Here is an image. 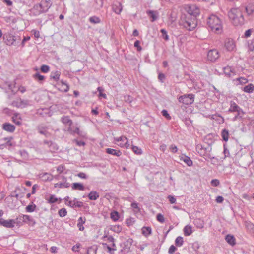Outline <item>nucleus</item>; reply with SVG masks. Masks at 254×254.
<instances>
[{"instance_id":"1","label":"nucleus","mask_w":254,"mask_h":254,"mask_svg":"<svg viewBox=\"0 0 254 254\" xmlns=\"http://www.w3.org/2000/svg\"><path fill=\"white\" fill-rule=\"evenodd\" d=\"M187 14L182 15L179 25L188 31L194 30L197 26L196 17L200 14L199 8L195 5H191L186 8Z\"/></svg>"},{"instance_id":"2","label":"nucleus","mask_w":254,"mask_h":254,"mask_svg":"<svg viewBox=\"0 0 254 254\" xmlns=\"http://www.w3.org/2000/svg\"><path fill=\"white\" fill-rule=\"evenodd\" d=\"M244 8L239 7L231 8L228 15L232 24L235 26H241L245 23V19L243 15Z\"/></svg>"},{"instance_id":"3","label":"nucleus","mask_w":254,"mask_h":254,"mask_svg":"<svg viewBox=\"0 0 254 254\" xmlns=\"http://www.w3.org/2000/svg\"><path fill=\"white\" fill-rule=\"evenodd\" d=\"M196 149L200 156L203 157L206 160L214 158V157H212L210 154L212 147L209 144H198L196 146Z\"/></svg>"},{"instance_id":"4","label":"nucleus","mask_w":254,"mask_h":254,"mask_svg":"<svg viewBox=\"0 0 254 254\" xmlns=\"http://www.w3.org/2000/svg\"><path fill=\"white\" fill-rule=\"evenodd\" d=\"M207 24L213 31L219 33L222 30L221 21L219 18L215 15H211L208 18Z\"/></svg>"},{"instance_id":"5","label":"nucleus","mask_w":254,"mask_h":254,"mask_svg":"<svg viewBox=\"0 0 254 254\" xmlns=\"http://www.w3.org/2000/svg\"><path fill=\"white\" fill-rule=\"evenodd\" d=\"M16 225L18 226H22L23 223L28 225H34L36 223L35 220L28 215L20 214L15 219Z\"/></svg>"},{"instance_id":"6","label":"nucleus","mask_w":254,"mask_h":254,"mask_svg":"<svg viewBox=\"0 0 254 254\" xmlns=\"http://www.w3.org/2000/svg\"><path fill=\"white\" fill-rule=\"evenodd\" d=\"M3 39L5 40V43L6 45H17L19 43V41L20 40V37L15 36L12 34H5L3 36Z\"/></svg>"},{"instance_id":"7","label":"nucleus","mask_w":254,"mask_h":254,"mask_svg":"<svg viewBox=\"0 0 254 254\" xmlns=\"http://www.w3.org/2000/svg\"><path fill=\"white\" fill-rule=\"evenodd\" d=\"M194 98V95L192 94H185L180 96L178 101L180 103L189 105L193 103Z\"/></svg>"},{"instance_id":"8","label":"nucleus","mask_w":254,"mask_h":254,"mask_svg":"<svg viewBox=\"0 0 254 254\" xmlns=\"http://www.w3.org/2000/svg\"><path fill=\"white\" fill-rule=\"evenodd\" d=\"M220 57V54L217 49L210 50L207 53V59L211 62L216 61Z\"/></svg>"},{"instance_id":"9","label":"nucleus","mask_w":254,"mask_h":254,"mask_svg":"<svg viewBox=\"0 0 254 254\" xmlns=\"http://www.w3.org/2000/svg\"><path fill=\"white\" fill-rule=\"evenodd\" d=\"M16 224L15 219L5 220L2 218L0 219V225L8 228H12Z\"/></svg>"},{"instance_id":"10","label":"nucleus","mask_w":254,"mask_h":254,"mask_svg":"<svg viewBox=\"0 0 254 254\" xmlns=\"http://www.w3.org/2000/svg\"><path fill=\"white\" fill-rule=\"evenodd\" d=\"M225 46L229 51H232L236 47L235 43L233 39H228L225 40Z\"/></svg>"},{"instance_id":"11","label":"nucleus","mask_w":254,"mask_h":254,"mask_svg":"<svg viewBox=\"0 0 254 254\" xmlns=\"http://www.w3.org/2000/svg\"><path fill=\"white\" fill-rule=\"evenodd\" d=\"M31 13L34 16H38L40 14L44 13L42 8L40 6L39 3L35 4L30 10Z\"/></svg>"},{"instance_id":"12","label":"nucleus","mask_w":254,"mask_h":254,"mask_svg":"<svg viewBox=\"0 0 254 254\" xmlns=\"http://www.w3.org/2000/svg\"><path fill=\"white\" fill-rule=\"evenodd\" d=\"M115 140L117 142L125 141V143H120L118 144L121 147L128 148L129 146V144L128 143L127 138L124 136H122L120 137L115 138Z\"/></svg>"},{"instance_id":"13","label":"nucleus","mask_w":254,"mask_h":254,"mask_svg":"<svg viewBox=\"0 0 254 254\" xmlns=\"http://www.w3.org/2000/svg\"><path fill=\"white\" fill-rule=\"evenodd\" d=\"M2 128L8 132L12 133L15 130V127L9 123H5L2 124Z\"/></svg>"},{"instance_id":"14","label":"nucleus","mask_w":254,"mask_h":254,"mask_svg":"<svg viewBox=\"0 0 254 254\" xmlns=\"http://www.w3.org/2000/svg\"><path fill=\"white\" fill-rule=\"evenodd\" d=\"M40 6L42 8V10L44 12H47L51 7L52 4L50 1H48L46 0H42L39 3Z\"/></svg>"},{"instance_id":"15","label":"nucleus","mask_w":254,"mask_h":254,"mask_svg":"<svg viewBox=\"0 0 254 254\" xmlns=\"http://www.w3.org/2000/svg\"><path fill=\"white\" fill-rule=\"evenodd\" d=\"M230 108L228 111L229 112H237L239 111V110H242L235 102L233 101L230 102Z\"/></svg>"},{"instance_id":"16","label":"nucleus","mask_w":254,"mask_h":254,"mask_svg":"<svg viewBox=\"0 0 254 254\" xmlns=\"http://www.w3.org/2000/svg\"><path fill=\"white\" fill-rule=\"evenodd\" d=\"M146 14L150 18H152L151 22H154L158 18V12L157 11L148 10L146 11Z\"/></svg>"},{"instance_id":"17","label":"nucleus","mask_w":254,"mask_h":254,"mask_svg":"<svg viewBox=\"0 0 254 254\" xmlns=\"http://www.w3.org/2000/svg\"><path fill=\"white\" fill-rule=\"evenodd\" d=\"M64 181H66V178L64 176H61V177ZM70 185L69 183L65 182L64 183H56L54 185V187L56 188L57 187L60 188H67L70 187Z\"/></svg>"},{"instance_id":"18","label":"nucleus","mask_w":254,"mask_h":254,"mask_svg":"<svg viewBox=\"0 0 254 254\" xmlns=\"http://www.w3.org/2000/svg\"><path fill=\"white\" fill-rule=\"evenodd\" d=\"M244 9L248 16H251L254 14V4L249 3L245 7Z\"/></svg>"},{"instance_id":"19","label":"nucleus","mask_w":254,"mask_h":254,"mask_svg":"<svg viewBox=\"0 0 254 254\" xmlns=\"http://www.w3.org/2000/svg\"><path fill=\"white\" fill-rule=\"evenodd\" d=\"M106 152L109 154L119 157L122 155V152L119 150H116L112 148L106 149Z\"/></svg>"},{"instance_id":"20","label":"nucleus","mask_w":254,"mask_h":254,"mask_svg":"<svg viewBox=\"0 0 254 254\" xmlns=\"http://www.w3.org/2000/svg\"><path fill=\"white\" fill-rule=\"evenodd\" d=\"M47 127L46 126H39L37 127V130L41 134L44 135L46 137L50 136V134L46 130Z\"/></svg>"},{"instance_id":"21","label":"nucleus","mask_w":254,"mask_h":254,"mask_svg":"<svg viewBox=\"0 0 254 254\" xmlns=\"http://www.w3.org/2000/svg\"><path fill=\"white\" fill-rule=\"evenodd\" d=\"M113 11L117 14H119L122 10V4L120 2L114 3L112 5Z\"/></svg>"},{"instance_id":"22","label":"nucleus","mask_w":254,"mask_h":254,"mask_svg":"<svg viewBox=\"0 0 254 254\" xmlns=\"http://www.w3.org/2000/svg\"><path fill=\"white\" fill-rule=\"evenodd\" d=\"M72 189L74 190H84L85 187L80 183H74L72 185Z\"/></svg>"},{"instance_id":"23","label":"nucleus","mask_w":254,"mask_h":254,"mask_svg":"<svg viewBox=\"0 0 254 254\" xmlns=\"http://www.w3.org/2000/svg\"><path fill=\"white\" fill-rule=\"evenodd\" d=\"M133 242V240L131 238H128L127 239L126 241H125L123 243L124 244V249L125 250H129L130 248V247L132 245V243Z\"/></svg>"},{"instance_id":"24","label":"nucleus","mask_w":254,"mask_h":254,"mask_svg":"<svg viewBox=\"0 0 254 254\" xmlns=\"http://www.w3.org/2000/svg\"><path fill=\"white\" fill-rule=\"evenodd\" d=\"M88 197L91 200H96L99 197V194L96 191H92L88 194Z\"/></svg>"},{"instance_id":"25","label":"nucleus","mask_w":254,"mask_h":254,"mask_svg":"<svg viewBox=\"0 0 254 254\" xmlns=\"http://www.w3.org/2000/svg\"><path fill=\"white\" fill-rule=\"evenodd\" d=\"M61 121L65 125H68L69 127L72 126L73 122L68 116H64L62 117Z\"/></svg>"},{"instance_id":"26","label":"nucleus","mask_w":254,"mask_h":254,"mask_svg":"<svg viewBox=\"0 0 254 254\" xmlns=\"http://www.w3.org/2000/svg\"><path fill=\"white\" fill-rule=\"evenodd\" d=\"M225 240L228 244L232 246H234L236 244L235 238L233 235L230 234L226 235Z\"/></svg>"},{"instance_id":"27","label":"nucleus","mask_w":254,"mask_h":254,"mask_svg":"<svg viewBox=\"0 0 254 254\" xmlns=\"http://www.w3.org/2000/svg\"><path fill=\"white\" fill-rule=\"evenodd\" d=\"M86 219L84 217H80L78 219V224L77 226L80 231H83L84 229V227L83 225L85 223Z\"/></svg>"},{"instance_id":"28","label":"nucleus","mask_w":254,"mask_h":254,"mask_svg":"<svg viewBox=\"0 0 254 254\" xmlns=\"http://www.w3.org/2000/svg\"><path fill=\"white\" fill-rule=\"evenodd\" d=\"M12 121L17 125H21V118L20 117H18V114L15 113L12 117Z\"/></svg>"},{"instance_id":"29","label":"nucleus","mask_w":254,"mask_h":254,"mask_svg":"<svg viewBox=\"0 0 254 254\" xmlns=\"http://www.w3.org/2000/svg\"><path fill=\"white\" fill-rule=\"evenodd\" d=\"M180 160H182L184 161V162L188 166H191L192 165V161L190 159V158L186 155H184V156L180 157Z\"/></svg>"},{"instance_id":"30","label":"nucleus","mask_w":254,"mask_h":254,"mask_svg":"<svg viewBox=\"0 0 254 254\" xmlns=\"http://www.w3.org/2000/svg\"><path fill=\"white\" fill-rule=\"evenodd\" d=\"M98 249L97 245H93L89 247L87 249V254H96Z\"/></svg>"},{"instance_id":"31","label":"nucleus","mask_w":254,"mask_h":254,"mask_svg":"<svg viewBox=\"0 0 254 254\" xmlns=\"http://www.w3.org/2000/svg\"><path fill=\"white\" fill-rule=\"evenodd\" d=\"M221 136L223 138V140L225 141H227L229 139V131L226 129H224L222 130L221 132Z\"/></svg>"},{"instance_id":"32","label":"nucleus","mask_w":254,"mask_h":254,"mask_svg":"<svg viewBox=\"0 0 254 254\" xmlns=\"http://www.w3.org/2000/svg\"><path fill=\"white\" fill-rule=\"evenodd\" d=\"M237 115L235 116L232 119L233 121H235L238 119H242L244 115L245 114L243 110H239V111L237 112Z\"/></svg>"},{"instance_id":"33","label":"nucleus","mask_w":254,"mask_h":254,"mask_svg":"<svg viewBox=\"0 0 254 254\" xmlns=\"http://www.w3.org/2000/svg\"><path fill=\"white\" fill-rule=\"evenodd\" d=\"M152 229L150 227H143L142 228V233L145 236H148L151 234Z\"/></svg>"},{"instance_id":"34","label":"nucleus","mask_w":254,"mask_h":254,"mask_svg":"<svg viewBox=\"0 0 254 254\" xmlns=\"http://www.w3.org/2000/svg\"><path fill=\"white\" fill-rule=\"evenodd\" d=\"M68 131L70 132V134L73 135L75 134H77L78 135L81 134L79 128L77 127H76L75 128H73L72 126L69 127L68 128Z\"/></svg>"},{"instance_id":"35","label":"nucleus","mask_w":254,"mask_h":254,"mask_svg":"<svg viewBox=\"0 0 254 254\" xmlns=\"http://www.w3.org/2000/svg\"><path fill=\"white\" fill-rule=\"evenodd\" d=\"M254 90V86L252 84H250L243 88V91L246 93H252Z\"/></svg>"},{"instance_id":"36","label":"nucleus","mask_w":254,"mask_h":254,"mask_svg":"<svg viewBox=\"0 0 254 254\" xmlns=\"http://www.w3.org/2000/svg\"><path fill=\"white\" fill-rule=\"evenodd\" d=\"M184 234L186 236H190L192 233L191 227L190 226H186L183 229Z\"/></svg>"},{"instance_id":"37","label":"nucleus","mask_w":254,"mask_h":254,"mask_svg":"<svg viewBox=\"0 0 254 254\" xmlns=\"http://www.w3.org/2000/svg\"><path fill=\"white\" fill-rule=\"evenodd\" d=\"M33 76L35 79L40 83H42L45 79V77L43 75L40 74L39 72L36 73L33 75Z\"/></svg>"},{"instance_id":"38","label":"nucleus","mask_w":254,"mask_h":254,"mask_svg":"<svg viewBox=\"0 0 254 254\" xmlns=\"http://www.w3.org/2000/svg\"><path fill=\"white\" fill-rule=\"evenodd\" d=\"M194 224L199 228H202L204 227L203 221L200 218L195 219L194 220Z\"/></svg>"},{"instance_id":"39","label":"nucleus","mask_w":254,"mask_h":254,"mask_svg":"<svg viewBox=\"0 0 254 254\" xmlns=\"http://www.w3.org/2000/svg\"><path fill=\"white\" fill-rule=\"evenodd\" d=\"M111 218L114 221H117L119 220L120 218V215L119 212H118L116 211H114L113 212H112L110 214Z\"/></svg>"},{"instance_id":"40","label":"nucleus","mask_w":254,"mask_h":254,"mask_svg":"<svg viewBox=\"0 0 254 254\" xmlns=\"http://www.w3.org/2000/svg\"><path fill=\"white\" fill-rule=\"evenodd\" d=\"M60 76V72L59 71H56L55 72H52L50 75V79H53L57 81L59 79Z\"/></svg>"},{"instance_id":"41","label":"nucleus","mask_w":254,"mask_h":254,"mask_svg":"<svg viewBox=\"0 0 254 254\" xmlns=\"http://www.w3.org/2000/svg\"><path fill=\"white\" fill-rule=\"evenodd\" d=\"M36 208V205L32 203V204L28 205L26 207L25 210L27 212L31 213L34 212Z\"/></svg>"},{"instance_id":"42","label":"nucleus","mask_w":254,"mask_h":254,"mask_svg":"<svg viewBox=\"0 0 254 254\" xmlns=\"http://www.w3.org/2000/svg\"><path fill=\"white\" fill-rule=\"evenodd\" d=\"M175 245L177 247H181L184 243L183 238L181 236H178L175 240Z\"/></svg>"},{"instance_id":"43","label":"nucleus","mask_w":254,"mask_h":254,"mask_svg":"<svg viewBox=\"0 0 254 254\" xmlns=\"http://www.w3.org/2000/svg\"><path fill=\"white\" fill-rule=\"evenodd\" d=\"M19 153L20 154L21 156L24 160H28L29 158V154L25 150H21L19 151Z\"/></svg>"},{"instance_id":"44","label":"nucleus","mask_w":254,"mask_h":254,"mask_svg":"<svg viewBox=\"0 0 254 254\" xmlns=\"http://www.w3.org/2000/svg\"><path fill=\"white\" fill-rule=\"evenodd\" d=\"M19 105H21L20 108H25L29 105V101L28 100H23L20 99Z\"/></svg>"},{"instance_id":"45","label":"nucleus","mask_w":254,"mask_h":254,"mask_svg":"<svg viewBox=\"0 0 254 254\" xmlns=\"http://www.w3.org/2000/svg\"><path fill=\"white\" fill-rule=\"evenodd\" d=\"M131 149L133 152L137 155H141L142 153V150L137 146L132 145Z\"/></svg>"},{"instance_id":"46","label":"nucleus","mask_w":254,"mask_h":254,"mask_svg":"<svg viewBox=\"0 0 254 254\" xmlns=\"http://www.w3.org/2000/svg\"><path fill=\"white\" fill-rule=\"evenodd\" d=\"M46 199L50 204L54 203L58 200V198L55 197V195L53 194L50 195L49 198L48 199L46 198Z\"/></svg>"},{"instance_id":"47","label":"nucleus","mask_w":254,"mask_h":254,"mask_svg":"<svg viewBox=\"0 0 254 254\" xmlns=\"http://www.w3.org/2000/svg\"><path fill=\"white\" fill-rule=\"evenodd\" d=\"M89 21L93 24H97L100 22V19L99 17L94 16L89 18Z\"/></svg>"},{"instance_id":"48","label":"nucleus","mask_w":254,"mask_h":254,"mask_svg":"<svg viewBox=\"0 0 254 254\" xmlns=\"http://www.w3.org/2000/svg\"><path fill=\"white\" fill-rule=\"evenodd\" d=\"M50 143V150L51 152H55L58 150V146L55 142L49 143Z\"/></svg>"},{"instance_id":"49","label":"nucleus","mask_w":254,"mask_h":254,"mask_svg":"<svg viewBox=\"0 0 254 254\" xmlns=\"http://www.w3.org/2000/svg\"><path fill=\"white\" fill-rule=\"evenodd\" d=\"M74 207L76 208H81L83 206V203L81 201H77L76 198L74 199Z\"/></svg>"},{"instance_id":"50","label":"nucleus","mask_w":254,"mask_h":254,"mask_svg":"<svg viewBox=\"0 0 254 254\" xmlns=\"http://www.w3.org/2000/svg\"><path fill=\"white\" fill-rule=\"evenodd\" d=\"M246 226L248 229L253 233H254V225L250 222L246 223Z\"/></svg>"},{"instance_id":"51","label":"nucleus","mask_w":254,"mask_h":254,"mask_svg":"<svg viewBox=\"0 0 254 254\" xmlns=\"http://www.w3.org/2000/svg\"><path fill=\"white\" fill-rule=\"evenodd\" d=\"M111 230L115 232L119 233L120 232H121V231L122 230V228L120 225H115V226H112Z\"/></svg>"},{"instance_id":"52","label":"nucleus","mask_w":254,"mask_h":254,"mask_svg":"<svg viewBox=\"0 0 254 254\" xmlns=\"http://www.w3.org/2000/svg\"><path fill=\"white\" fill-rule=\"evenodd\" d=\"M58 214L61 217H64L67 215V211L65 208H63L60 209L58 211Z\"/></svg>"},{"instance_id":"53","label":"nucleus","mask_w":254,"mask_h":254,"mask_svg":"<svg viewBox=\"0 0 254 254\" xmlns=\"http://www.w3.org/2000/svg\"><path fill=\"white\" fill-rule=\"evenodd\" d=\"M160 32L162 33V38L166 41L169 40V36L167 34V31L164 29L160 30Z\"/></svg>"},{"instance_id":"54","label":"nucleus","mask_w":254,"mask_h":254,"mask_svg":"<svg viewBox=\"0 0 254 254\" xmlns=\"http://www.w3.org/2000/svg\"><path fill=\"white\" fill-rule=\"evenodd\" d=\"M248 44L249 50L251 51H254V39H252L251 40L248 41Z\"/></svg>"},{"instance_id":"55","label":"nucleus","mask_w":254,"mask_h":254,"mask_svg":"<svg viewBox=\"0 0 254 254\" xmlns=\"http://www.w3.org/2000/svg\"><path fill=\"white\" fill-rule=\"evenodd\" d=\"M97 90L99 93V96L103 97L104 99L106 98V95L105 93H103L104 89L102 87H98L97 88Z\"/></svg>"},{"instance_id":"56","label":"nucleus","mask_w":254,"mask_h":254,"mask_svg":"<svg viewBox=\"0 0 254 254\" xmlns=\"http://www.w3.org/2000/svg\"><path fill=\"white\" fill-rule=\"evenodd\" d=\"M224 71L225 74L228 76L230 77L231 76L232 71L230 67H225L224 68Z\"/></svg>"},{"instance_id":"57","label":"nucleus","mask_w":254,"mask_h":254,"mask_svg":"<svg viewBox=\"0 0 254 254\" xmlns=\"http://www.w3.org/2000/svg\"><path fill=\"white\" fill-rule=\"evenodd\" d=\"M41 71L43 73H47L50 70V67L47 65H42L41 66Z\"/></svg>"},{"instance_id":"58","label":"nucleus","mask_w":254,"mask_h":254,"mask_svg":"<svg viewBox=\"0 0 254 254\" xmlns=\"http://www.w3.org/2000/svg\"><path fill=\"white\" fill-rule=\"evenodd\" d=\"M12 137H6V138H4V139L5 140H6L7 142L5 143V144H4L3 145L6 146H12L13 145L12 143L11 142V139H12Z\"/></svg>"},{"instance_id":"59","label":"nucleus","mask_w":254,"mask_h":254,"mask_svg":"<svg viewBox=\"0 0 254 254\" xmlns=\"http://www.w3.org/2000/svg\"><path fill=\"white\" fill-rule=\"evenodd\" d=\"M156 219L157 221L161 223H163L165 221L164 217L161 213H159L157 215Z\"/></svg>"},{"instance_id":"60","label":"nucleus","mask_w":254,"mask_h":254,"mask_svg":"<svg viewBox=\"0 0 254 254\" xmlns=\"http://www.w3.org/2000/svg\"><path fill=\"white\" fill-rule=\"evenodd\" d=\"M162 115L165 117L166 119L170 120L171 119V116L168 113V111L166 110H163L161 112Z\"/></svg>"},{"instance_id":"61","label":"nucleus","mask_w":254,"mask_h":254,"mask_svg":"<svg viewBox=\"0 0 254 254\" xmlns=\"http://www.w3.org/2000/svg\"><path fill=\"white\" fill-rule=\"evenodd\" d=\"M169 149L173 153H176L178 151L177 147L174 144L171 145Z\"/></svg>"},{"instance_id":"62","label":"nucleus","mask_w":254,"mask_h":254,"mask_svg":"<svg viewBox=\"0 0 254 254\" xmlns=\"http://www.w3.org/2000/svg\"><path fill=\"white\" fill-rule=\"evenodd\" d=\"M200 246L199 243L197 242H195L192 244V248L194 251L196 252L198 249L199 248Z\"/></svg>"},{"instance_id":"63","label":"nucleus","mask_w":254,"mask_h":254,"mask_svg":"<svg viewBox=\"0 0 254 254\" xmlns=\"http://www.w3.org/2000/svg\"><path fill=\"white\" fill-rule=\"evenodd\" d=\"M139 45L140 41L139 40H136L135 41L134 43V46L137 48V50L138 51H140L142 50V47Z\"/></svg>"},{"instance_id":"64","label":"nucleus","mask_w":254,"mask_h":254,"mask_svg":"<svg viewBox=\"0 0 254 254\" xmlns=\"http://www.w3.org/2000/svg\"><path fill=\"white\" fill-rule=\"evenodd\" d=\"M158 79L159 80V81L163 83L164 82V80H165V75L162 73H160L159 74H158Z\"/></svg>"}]
</instances>
